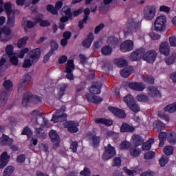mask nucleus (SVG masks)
Returning a JSON list of instances; mask_svg holds the SVG:
<instances>
[{
	"label": "nucleus",
	"instance_id": "f257e3e1",
	"mask_svg": "<svg viewBox=\"0 0 176 176\" xmlns=\"http://www.w3.org/2000/svg\"><path fill=\"white\" fill-rule=\"evenodd\" d=\"M40 57L41 50L39 48H36L29 52L24 60L23 65V68H30L34 65V64H35V63H38Z\"/></svg>",
	"mask_w": 176,
	"mask_h": 176
},
{
	"label": "nucleus",
	"instance_id": "f03ea898",
	"mask_svg": "<svg viewBox=\"0 0 176 176\" xmlns=\"http://www.w3.org/2000/svg\"><path fill=\"white\" fill-rule=\"evenodd\" d=\"M115 156H116V150H115V147L112 146L110 144L107 146H104V152L102 155V160L107 162L111 160V159L115 157Z\"/></svg>",
	"mask_w": 176,
	"mask_h": 176
},
{
	"label": "nucleus",
	"instance_id": "7ed1b4c3",
	"mask_svg": "<svg viewBox=\"0 0 176 176\" xmlns=\"http://www.w3.org/2000/svg\"><path fill=\"white\" fill-rule=\"evenodd\" d=\"M167 21V18L164 15H160L158 16L154 23V27L155 31L162 32L164 31L166 28V23Z\"/></svg>",
	"mask_w": 176,
	"mask_h": 176
},
{
	"label": "nucleus",
	"instance_id": "20e7f679",
	"mask_svg": "<svg viewBox=\"0 0 176 176\" xmlns=\"http://www.w3.org/2000/svg\"><path fill=\"white\" fill-rule=\"evenodd\" d=\"M156 15V7L154 6H149L144 9V17L147 21H151Z\"/></svg>",
	"mask_w": 176,
	"mask_h": 176
},
{
	"label": "nucleus",
	"instance_id": "39448f33",
	"mask_svg": "<svg viewBox=\"0 0 176 176\" xmlns=\"http://www.w3.org/2000/svg\"><path fill=\"white\" fill-rule=\"evenodd\" d=\"M65 129H67L69 133H78L79 131V123L76 121H67L63 124Z\"/></svg>",
	"mask_w": 176,
	"mask_h": 176
},
{
	"label": "nucleus",
	"instance_id": "423d86ee",
	"mask_svg": "<svg viewBox=\"0 0 176 176\" xmlns=\"http://www.w3.org/2000/svg\"><path fill=\"white\" fill-rule=\"evenodd\" d=\"M140 25L141 23H140V21H137L136 19H129L128 23L126 25L128 32H137Z\"/></svg>",
	"mask_w": 176,
	"mask_h": 176
},
{
	"label": "nucleus",
	"instance_id": "0eeeda50",
	"mask_svg": "<svg viewBox=\"0 0 176 176\" xmlns=\"http://www.w3.org/2000/svg\"><path fill=\"white\" fill-rule=\"evenodd\" d=\"M75 69V65H74L73 60H69L66 65L65 72H67L66 78L69 79V80H74V74H72V71Z\"/></svg>",
	"mask_w": 176,
	"mask_h": 176
},
{
	"label": "nucleus",
	"instance_id": "6e6552de",
	"mask_svg": "<svg viewBox=\"0 0 176 176\" xmlns=\"http://www.w3.org/2000/svg\"><path fill=\"white\" fill-rule=\"evenodd\" d=\"M51 141L54 143L53 149H57L60 146V136L54 130H51L49 133Z\"/></svg>",
	"mask_w": 176,
	"mask_h": 176
},
{
	"label": "nucleus",
	"instance_id": "1a4fd4ad",
	"mask_svg": "<svg viewBox=\"0 0 176 176\" xmlns=\"http://www.w3.org/2000/svg\"><path fill=\"white\" fill-rule=\"evenodd\" d=\"M8 94L6 91H3L0 94V108L3 109H10L12 108V105H8Z\"/></svg>",
	"mask_w": 176,
	"mask_h": 176
},
{
	"label": "nucleus",
	"instance_id": "9d476101",
	"mask_svg": "<svg viewBox=\"0 0 176 176\" xmlns=\"http://www.w3.org/2000/svg\"><path fill=\"white\" fill-rule=\"evenodd\" d=\"M144 54H145L144 49L137 50L129 56V60H131V61H140V59L142 58Z\"/></svg>",
	"mask_w": 176,
	"mask_h": 176
},
{
	"label": "nucleus",
	"instance_id": "9b49d317",
	"mask_svg": "<svg viewBox=\"0 0 176 176\" xmlns=\"http://www.w3.org/2000/svg\"><path fill=\"white\" fill-rule=\"evenodd\" d=\"M156 56L157 54L155 50H149L143 55V60L147 63H153L156 60Z\"/></svg>",
	"mask_w": 176,
	"mask_h": 176
},
{
	"label": "nucleus",
	"instance_id": "f8f14e48",
	"mask_svg": "<svg viewBox=\"0 0 176 176\" xmlns=\"http://www.w3.org/2000/svg\"><path fill=\"white\" fill-rule=\"evenodd\" d=\"M134 47V43L131 40H126L123 42L120 45V50L123 52V53H126V52H131L133 50Z\"/></svg>",
	"mask_w": 176,
	"mask_h": 176
},
{
	"label": "nucleus",
	"instance_id": "ddd939ff",
	"mask_svg": "<svg viewBox=\"0 0 176 176\" xmlns=\"http://www.w3.org/2000/svg\"><path fill=\"white\" fill-rule=\"evenodd\" d=\"M128 87L131 90H135V91H144V90H145V88L146 87L145 84L142 82H129Z\"/></svg>",
	"mask_w": 176,
	"mask_h": 176
},
{
	"label": "nucleus",
	"instance_id": "4468645a",
	"mask_svg": "<svg viewBox=\"0 0 176 176\" xmlns=\"http://www.w3.org/2000/svg\"><path fill=\"white\" fill-rule=\"evenodd\" d=\"M9 159H10V156L8 155V152L4 151L0 157V168H3V167H6V166H8Z\"/></svg>",
	"mask_w": 176,
	"mask_h": 176
},
{
	"label": "nucleus",
	"instance_id": "2eb2a0df",
	"mask_svg": "<svg viewBox=\"0 0 176 176\" xmlns=\"http://www.w3.org/2000/svg\"><path fill=\"white\" fill-rule=\"evenodd\" d=\"M101 87H102V84H101V82H95L89 89V91L92 94H100V93H101Z\"/></svg>",
	"mask_w": 176,
	"mask_h": 176
},
{
	"label": "nucleus",
	"instance_id": "dca6fc26",
	"mask_svg": "<svg viewBox=\"0 0 176 176\" xmlns=\"http://www.w3.org/2000/svg\"><path fill=\"white\" fill-rule=\"evenodd\" d=\"M160 52L164 56H168L170 54V45L168 42H163L160 46Z\"/></svg>",
	"mask_w": 176,
	"mask_h": 176
},
{
	"label": "nucleus",
	"instance_id": "f3484780",
	"mask_svg": "<svg viewBox=\"0 0 176 176\" xmlns=\"http://www.w3.org/2000/svg\"><path fill=\"white\" fill-rule=\"evenodd\" d=\"M85 97L87 100L89 101V102H93L94 104H100V102H102V98L98 97L97 96H93L90 94H87L85 95Z\"/></svg>",
	"mask_w": 176,
	"mask_h": 176
},
{
	"label": "nucleus",
	"instance_id": "a211bd4d",
	"mask_svg": "<svg viewBox=\"0 0 176 176\" xmlns=\"http://www.w3.org/2000/svg\"><path fill=\"white\" fill-rule=\"evenodd\" d=\"M109 109L115 116H117V118L121 119H124V118H126V113H124L123 110L115 107H111Z\"/></svg>",
	"mask_w": 176,
	"mask_h": 176
},
{
	"label": "nucleus",
	"instance_id": "6ab92c4d",
	"mask_svg": "<svg viewBox=\"0 0 176 176\" xmlns=\"http://www.w3.org/2000/svg\"><path fill=\"white\" fill-rule=\"evenodd\" d=\"M149 96L152 97H161L160 91L155 86H149L147 87Z\"/></svg>",
	"mask_w": 176,
	"mask_h": 176
},
{
	"label": "nucleus",
	"instance_id": "aec40b11",
	"mask_svg": "<svg viewBox=\"0 0 176 176\" xmlns=\"http://www.w3.org/2000/svg\"><path fill=\"white\" fill-rule=\"evenodd\" d=\"M120 131L122 133H134L135 131V127L127 123H123L120 127Z\"/></svg>",
	"mask_w": 176,
	"mask_h": 176
},
{
	"label": "nucleus",
	"instance_id": "412c9836",
	"mask_svg": "<svg viewBox=\"0 0 176 176\" xmlns=\"http://www.w3.org/2000/svg\"><path fill=\"white\" fill-rule=\"evenodd\" d=\"M131 140L134 146H140V145L144 144V138L139 135H133L131 138Z\"/></svg>",
	"mask_w": 176,
	"mask_h": 176
},
{
	"label": "nucleus",
	"instance_id": "4be33fe9",
	"mask_svg": "<svg viewBox=\"0 0 176 176\" xmlns=\"http://www.w3.org/2000/svg\"><path fill=\"white\" fill-rule=\"evenodd\" d=\"M93 41H94V34L89 33L87 38L82 41V46H84V47H87V49H89V47L91 46Z\"/></svg>",
	"mask_w": 176,
	"mask_h": 176
},
{
	"label": "nucleus",
	"instance_id": "5701e85b",
	"mask_svg": "<svg viewBox=\"0 0 176 176\" xmlns=\"http://www.w3.org/2000/svg\"><path fill=\"white\" fill-rule=\"evenodd\" d=\"M67 116H68V115H67L66 113L61 114L60 116L54 115L52 116V121L54 123H58L60 122H64V121L67 120Z\"/></svg>",
	"mask_w": 176,
	"mask_h": 176
},
{
	"label": "nucleus",
	"instance_id": "b1692460",
	"mask_svg": "<svg viewBox=\"0 0 176 176\" xmlns=\"http://www.w3.org/2000/svg\"><path fill=\"white\" fill-rule=\"evenodd\" d=\"M31 100H32V94L28 93V92L24 94L23 101H22L23 107H28Z\"/></svg>",
	"mask_w": 176,
	"mask_h": 176
},
{
	"label": "nucleus",
	"instance_id": "393cba45",
	"mask_svg": "<svg viewBox=\"0 0 176 176\" xmlns=\"http://www.w3.org/2000/svg\"><path fill=\"white\" fill-rule=\"evenodd\" d=\"M31 79H32V78L30 76V74H25L24 76L23 81L21 84H19V85L18 91L19 92L23 91V90L24 89V87H25V83H27L28 82L31 81Z\"/></svg>",
	"mask_w": 176,
	"mask_h": 176
},
{
	"label": "nucleus",
	"instance_id": "a878e982",
	"mask_svg": "<svg viewBox=\"0 0 176 176\" xmlns=\"http://www.w3.org/2000/svg\"><path fill=\"white\" fill-rule=\"evenodd\" d=\"M133 69L132 67H128L121 70L120 75L122 78H129V76L133 74Z\"/></svg>",
	"mask_w": 176,
	"mask_h": 176
},
{
	"label": "nucleus",
	"instance_id": "bb28decb",
	"mask_svg": "<svg viewBox=\"0 0 176 176\" xmlns=\"http://www.w3.org/2000/svg\"><path fill=\"white\" fill-rule=\"evenodd\" d=\"M95 122L98 124H105L106 126H112V124H113V122H112V120L105 118H96Z\"/></svg>",
	"mask_w": 176,
	"mask_h": 176
},
{
	"label": "nucleus",
	"instance_id": "cd10ccee",
	"mask_svg": "<svg viewBox=\"0 0 176 176\" xmlns=\"http://www.w3.org/2000/svg\"><path fill=\"white\" fill-rule=\"evenodd\" d=\"M167 141L171 145H175V144H176V133L168 131Z\"/></svg>",
	"mask_w": 176,
	"mask_h": 176
},
{
	"label": "nucleus",
	"instance_id": "c85d7f7f",
	"mask_svg": "<svg viewBox=\"0 0 176 176\" xmlns=\"http://www.w3.org/2000/svg\"><path fill=\"white\" fill-rule=\"evenodd\" d=\"M168 132H160L159 134V140H160V143H159V146H163L164 145V141L166 138L168 139Z\"/></svg>",
	"mask_w": 176,
	"mask_h": 176
},
{
	"label": "nucleus",
	"instance_id": "c756f323",
	"mask_svg": "<svg viewBox=\"0 0 176 176\" xmlns=\"http://www.w3.org/2000/svg\"><path fill=\"white\" fill-rule=\"evenodd\" d=\"M154 129L157 130V133H160L162 130H164L166 129V124H163V122L160 120H157L153 123Z\"/></svg>",
	"mask_w": 176,
	"mask_h": 176
},
{
	"label": "nucleus",
	"instance_id": "7c9ffc66",
	"mask_svg": "<svg viewBox=\"0 0 176 176\" xmlns=\"http://www.w3.org/2000/svg\"><path fill=\"white\" fill-rule=\"evenodd\" d=\"M61 12L63 16L68 17L69 19L72 17V11L71 10V8H68V6H64L62 8Z\"/></svg>",
	"mask_w": 176,
	"mask_h": 176
},
{
	"label": "nucleus",
	"instance_id": "2f4dec72",
	"mask_svg": "<svg viewBox=\"0 0 176 176\" xmlns=\"http://www.w3.org/2000/svg\"><path fill=\"white\" fill-rule=\"evenodd\" d=\"M3 87L7 91H12L13 90V82L10 80H6L3 83Z\"/></svg>",
	"mask_w": 176,
	"mask_h": 176
},
{
	"label": "nucleus",
	"instance_id": "473e14b6",
	"mask_svg": "<svg viewBox=\"0 0 176 176\" xmlns=\"http://www.w3.org/2000/svg\"><path fill=\"white\" fill-rule=\"evenodd\" d=\"M35 133H36V135L38 138H42L43 140H45V138H46V137H47L46 133L45 132H43V129H42V127L36 128Z\"/></svg>",
	"mask_w": 176,
	"mask_h": 176
},
{
	"label": "nucleus",
	"instance_id": "72a5a7b5",
	"mask_svg": "<svg viewBox=\"0 0 176 176\" xmlns=\"http://www.w3.org/2000/svg\"><path fill=\"white\" fill-rule=\"evenodd\" d=\"M130 155L133 157H138L140 155H141V149L135 147H132L129 150Z\"/></svg>",
	"mask_w": 176,
	"mask_h": 176
},
{
	"label": "nucleus",
	"instance_id": "f704fd0d",
	"mask_svg": "<svg viewBox=\"0 0 176 176\" xmlns=\"http://www.w3.org/2000/svg\"><path fill=\"white\" fill-rule=\"evenodd\" d=\"M164 112H168L169 113H173V112H176V102L168 104L164 109Z\"/></svg>",
	"mask_w": 176,
	"mask_h": 176
},
{
	"label": "nucleus",
	"instance_id": "c9c22d12",
	"mask_svg": "<svg viewBox=\"0 0 176 176\" xmlns=\"http://www.w3.org/2000/svg\"><path fill=\"white\" fill-rule=\"evenodd\" d=\"M103 56H111L112 54V47L109 45H106L101 49Z\"/></svg>",
	"mask_w": 176,
	"mask_h": 176
},
{
	"label": "nucleus",
	"instance_id": "e433bc0d",
	"mask_svg": "<svg viewBox=\"0 0 176 176\" xmlns=\"http://www.w3.org/2000/svg\"><path fill=\"white\" fill-rule=\"evenodd\" d=\"M1 145H12L13 140L7 135L3 134V138L1 140Z\"/></svg>",
	"mask_w": 176,
	"mask_h": 176
},
{
	"label": "nucleus",
	"instance_id": "4c0bfd02",
	"mask_svg": "<svg viewBox=\"0 0 176 176\" xmlns=\"http://www.w3.org/2000/svg\"><path fill=\"white\" fill-rule=\"evenodd\" d=\"M9 57L10 61L12 65H19V54H13Z\"/></svg>",
	"mask_w": 176,
	"mask_h": 176
},
{
	"label": "nucleus",
	"instance_id": "58836bf2",
	"mask_svg": "<svg viewBox=\"0 0 176 176\" xmlns=\"http://www.w3.org/2000/svg\"><path fill=\"white\" fill-rule=\"evenodd\" d=\"M28 40V36H24L20 40H19L17 46L19 49H23L27 45V41Z\"/></svg>",
	"mask_w": 176,
	"mask_h": 176
},
{
	"label": "nucleus",
	"instance_id": "ea45409f",
	"mask_svg": "<svg viewBox=\"0 0 176 176\" xmlns=\"http://www.w3.org/2000/svg\"><path fill=\"white\" fill-rule=\"evenodd\" d=\"M115 63L116 65L121 67H127V65H129V63H127V60L123 58L116 59Z\"/></svg>",
	"mask_w": 176,
	"mask_h": 176
},
{
	"label": "nucleus",
	"instance_id": "a19ab883",
	"mask_svg": "<svg viewBox=\"0 0 176 176\" xmlns=\"http://www.w3.org/2000/svg\"><path fill=\"white\" fill-rule=\"evenodd\" d=\"M124 101L126 103L129 107L131 104H133L135 100H134V97L131 94H128L124 97Z\"/></svg>",
	"mask_w": 176,
	"mask_h": 176
},
{
	"label": "nucleus",
	"instance_id": "79ce46f5",
	"mask_svg": "<svg viewBox=\"0 0 176 176\" xmlns=\"http://www.w3.org/2000/svg\"><path fill=\"white\" fill-rule=\"evenodd\" d=\"M143 81L145 83H148V85H153L155 83V78L152 76H146L142 77Z\"/></svg>",
	"mask_w": 176,
	"mask_h": 176
},
{
	"label": "nucleus",
	"instance_id": "37998d69",
	"mask_svg": "<svg viewBox=\"0 0 176 176\" xmlns=\"http://www.w3.org/2000/svg\"><path fill=\"white\" fill-rule=\"evenodd\" d=\"M129 108L131 109V110L133 112H135V113H137L138 112H140V106H138V104L136 101L133 102L132 104H129Z\"/></svg>",
	"mask_w": 176,
	"mask_h": 176
},
{
	"label": "nucleus",
	"instance_id": "c03bdc74",
	"mask_svg": "<svg viewBox=\"0 0 176 176\" xmlns=\"http://www.w3.org/2000/svg\"><path fill=\"white\" fill-rule=\"evenodd\" d=\"M4 8L8 16H10V14L13 13V10L12 9V3H6L4 5Z\"/></svg>",
	"mask_w": 176,
	"mask_h": 176
},
{
	"label": "nucleus",
	"instance_id": "a18cd8bd",
	"mask_svg": "<svg viewBox=\"0 0 176 176\" xmlns=\"http://www.w3.org/2000/svg\"><path fill=\"white\" fill-rule=\"evenodd\" d=\"M37 23H39L41 27H49L50 25V22L49 21H43L40 17H36Z\"/></svg>",
	"mask_w": 176,
	"mask_h": 176
},
{
	"label": "nucleus",
	"instance_id": "49530a36",
	"mask_svg": "<svg viewBox=\"0 0 176 176\" xmlns=\"http://www.w3.org/2000/svg\"><path fill=\"white\" fill-rule=\"evenodd\" d=\"M8 21H7V24L8 26L10 27V28H13V27H14V23H15V20H14V15H8Z\"/></svg>",
	"mask_w": 176,
	"mask_h": 176
},
{
	"label": "nucleus",
	"instance_id": "de8ad7c7",
	"mask_svg": "<svg viewBox=\"0 0 176 176\" xmlns=\"http://www.w3.org/2000/svg\"><path fill=\"white\" fill-rule=\"evenodd\" d=\"M175 58H176V54L173 53L172 54L170 58L165 59L166 63L167 64V65H171V64H174V62L175 61Z\"/></svg>",
	"mask_w": 176,
	"mask_h": 176
},
{
	"label": "nucleus",
	"instance_id": "09e8293b",
	"mask_svg": "<svg viewBox=\"0 0 176 176\" xmlns=\"http://www.w3.org/2000/svg\"><path fill=\"white\" fill-rule=\"evenodd\" d=\"M164 152L167 156H170L174 153V148L171 146H166L164 148Z\"/></svg>",
	"mask_w": 176,
	"mask_h": 176
},
{
	"label": "nucleus",
	"instance_id": "8fccbe9b",
	"mask_svg": "<svg viewBox=\"0 0 176 176\" xmlns=\"http://www.w3.org/2000/svg\"><path fill=\"white\" fill-rule=\"evenodd\" d=\"M13 171H14V168L13 166H8L4 170L3 176H10L13 174Z\"/></svg>",
	"mask_w": 176,
	"mask_h": 176
},
{
	"label": "nucleus",
	"instance_id": "3c124183",
	"mask_svg": "<svg viewBox=\"0 0 176 176\" xmlns=\"http://www.w3.org/2000/svg\"><path fill=\"white\" fill-rule=\"evenodd\" d=\"M138 101L145 102L146 101H149V97L145 94H139L136 96Z\"/></svg>",
	"mask_w": 176,
	"mask_h": 176
},
{
	"label": "nucleus",
	"instance_id": "603ef678",
	"mask_svg": "<svg viewBox=\"0 0 176 176\" xmlns=\"http://www.w3.org/2000/svg\"><path fill=\"white\" fill-rule=\"evenodd\" d=\"M14 47L12 45H8L6 47V53L8 54V56L10 57V56H12L13 54H16V53H13V50Z\"/></svg>",
	"mask_w": 176,
	"mask_h": 176
},
{
	"label": "nucleus",
	"instance_id": "864d4df0",
	"mask_svg": "<svg viewBox=\"0 0 176 176\" xmlns=\"http://www.w3.org/2000/svg\"><path fill=\"white\" fill-rule=\"evenodd\" d=\"M22 135H27L28 138H31L32 136V131H31V129L26 126L24 130L22 131Z\"/></svg>",
	"mask_w": 176,
	"mask_h": 176
},
{
	"label": "nucleus",
	"instance_id": "5fc2aeb1",
	"mask_svg": "<svg viewBox=\"0 0 176 176\" xmlns=\"http://www.w3.org/2000/svg\"><path fill=\"white\" fill-rule=\"evenodd\" d=\"M91 140L93 141L94 146H98V145H100V141L101 140L100 136H97L96 135H94L91 137Z\"/></svg>",
	"mask_w": 176,
	"mask_h": 176
},
{
	"label": "nucleus",
	"instance_id": "6e6d98bb",
	"mask_svg": "<svg viewBox=\"0 0 176 176\" xmlns=\"http://www.w3.org/2000/svg\"><path fill=\"white\" fill-rule=\"evenodd\" d=\"M51 50L50 52H52V54L56 52L58 49V44L54 40H52L51 42Z\"/></svg>",
	"mask_w": 176,
	"mask_h": 176
},
{
	"label": "nucleus",
	"instance_id": "4d7b16f0",
	"mask_svg": "<svg viewBox=\"0 0 176 176\" xmlns=\"http://www.w3.org/2000/svg\"><path fill=\"white\" fill-rule=\"evenodd\" d=\"M47 10L50 13H52V14H58V12L56 9V8L53 6V5L47 6Z\"/></svg>",
	"mask_w": 176,
	"mask_h": 176
},
{
	"label": "nucleus",
	"instance_id": "13d9d810",
	"mask_svg": "<svg viewBox=\"0 0 176 176\" xmlns=\"http://www.w3.org/2000/svg\"><path fill=\"white\" fill-rule=\"evenodd\" d=\"M130 142L127 141H124L120 144V149L126 151V149H129V148H130Z\"/></svg>",
	"mask_w": 176,
	"mask_h": 176
},
{
	"label": "nucleus",
	"instance_id": "bf43d9fd",
	"mask_svg": "<svg viewBox=\"0 0 176 176\" xmlns=\"http://www.w3.org/2000/svg\"><path fill=\"white\" fill-rule=\"evenodd\" d=\"M108 43L110 45H118L119 40L115 36H111L108 38Z\"/></svg>",
	"mask_w": 176,
	"mask_h": 176
},
{
	"label": "nucleus",
	"instance_id": "052dcab7",
	"mask_svg": "<svg viewBox=\"0 0 176 176\" xmlns=\"http://www.w3.org/2000/svg\"><path fill=\"white\" fill-rule=\"evenodd\" d=\"M155 157V152L153 151H148L144 154V159L147 160H151V159H153Z\"/></svg>",
	"mask_w": 176,
	"mask_h": 176
},
{
	"label": "nucleus",
	"instance_id": "680f3d73",
	"mask_svg": "<svg viewBox=\"0 0 176 176\" xmlns=\"http://www.w3.org/2000/svg\"><path fill=\"white\" fill-rule=\"evenodd\" d=\"M159 163L161 167H164V166H166V164L168 163V158L167 157H162L160 160Z\"/></svg>",
	"mask_w": 176,
	"mask_h": 176
},
{
	"label": "nucleus",
	"instance_id": "e2e57ef3",
	"mask_svg": "<svg viewBox=\"0 0 176 176\" xmlns=\"http://www.w3.org/2000/svg\"><path fill=\"white\" fill-rule=\"evenodd\" d=\"M1 31H2L3 34H4V35H6V38H8V36H10V35L12 34V32L10 31L9 28L3 27L1 29Z\"/></svg>",
	"mask_w": 176,
	"mask_h": 176
},
{
	"label": "nucleus",
	"instance_id": "0e129e2a",
	"mask_svg": "<svg viewBox=\"0 0 176 176\" xmlns=\"http://www.w3.org/2000/svg\"><path fill=\"white\" fill-rule=\"evenodd\" d=\"M158 116L160 118H161V119H164L166 122H170V117H168V116L166 115V113H164V112L160 111L158 113Z\"/></svg>",
	"mask_w": 176,
	"mask_h": 176
},
{
	"label": "nucleus",
	"instance_id": "69168bd1",
	"mask_svg": "<svg viewBox=\"0 0 176 176\" xmlns=\"http://www.w3.org/2000/svg\"><path fill=\"white\" fill-rule=\"evenodd\" d=\"M28 52H30L28 48L23 49L19 54H18V57H19V58H24V56L25 54L28 53Z\"/></svg>",
	"mask_w": 176,
	"mask_h": 176
},
{
	"label": "nucleus",
	"instance_id": "338daca9",
	"mask_svg": "<svg viewBox=\"0 0 176 176\" xmlns=\"http://www.w3.org/2000/svg\"><path fill=\"white\" fill-rule=\"evenodd\" d=\"M80 174V175H83V176L91 175L90 169H89V168H85L84 170L82 171H81Z\"/></svg>",
	"mask_w": 176,
	"mask_h": 176
},
{
	"label": "nucleus",
	"instance_id": "774afa93",
	"mask_svg": "<svg viewBox=\"0 0 176 176\" xmlns=\"http://www.w3.org/2000/svg\"><path fill=\"white\" fill-rule=\"evenodd\" d=\"M169 43L170 46H172L173 47H176V37L174 36H170L169 37Z\"/></svg>",
	"mask_w": 176,
	"mask_h": 176
}]
</instances>
